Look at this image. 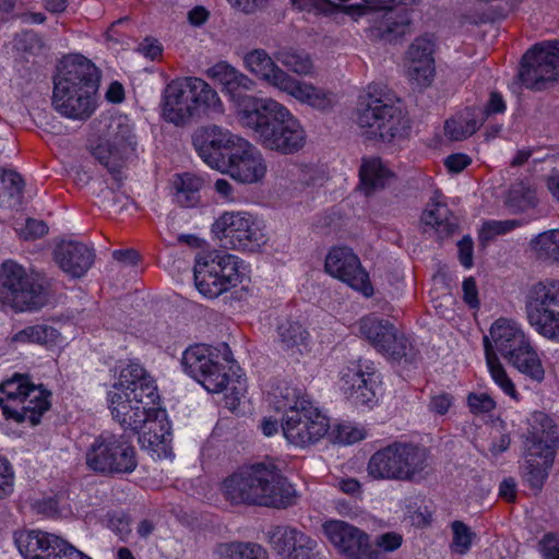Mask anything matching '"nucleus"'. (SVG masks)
<instances>
[{
    "label": "nucleus",
    "mask_w": 559,
    "mask_h": 559,
    "mask_svg": "<svg viewBox=\"0 0 559 559\" xmlns=\"http://www.w3.org/2000/svg\"><path fill=\"white\" fill-rule=\"evenodd\" d=\"M144 394L109 391L108 403L112 418L123 428L140 432L142 449L158 459L170 453L171 432L166 412L158 407L157 388L145 385Z\"/></svg>",
    "instance_id": "f257e3e1"
},
{
    "label": "nucleus",
    "mask_w": 559,
    "mask_h": 559,
    "mask_svg": "<svg viewBox=\"0 0 559 559\" xmlns=\"http://www.w3.org/2000/svg\"><path fill=\"white\" fill-rule=\"evenodd\" d=\"M219 492L233 506L287 508L298 498L295 486L272 463L238 468L222 480Z\"/></svg>",
    "instance_id": "f03ea898"
},
{
    "label": "nucleus",
    "mask_w": 559,
    "mask_h": 559,
    "mask_svg": "<svg viewBox=\"0 0 559 559\" xmlns=\"http://www.w3.org/2000/svg\"><path fill=\"white\" fill-rule=\"evenodd\" d=\"M237 121L252 133L254 141L265 151L293 155L307 143V132L299 118L270 97L253 100Z\"/></svg>",
    "instance_id": "7ed1b4c3"
},
{
    "label": "nucleus",
    "mask_w": 559,
    "mask_h": 559,
    "mask_svg": "<svg viewBox=\"0 0 559 559\" xmlns=\"http://www.w3.org/2000/svg\"><path fill=\"white\" fill-rule=\"evenodd\" d=\"M52 105L61 116L87 120L98 106L96 68L81 55L64 57L53 79Z\"/></svg>",
    "instance_id": "20e7f679"
},
{
    "label": "nucleus",
    "mask_w": 559,
    "mask_h": 559,
    "mask_svg": "<svg viewBox=\"0 0 559 559\" xmlns=\"http://www.w3.org/2000/svg\"><path fill=\"white\" fill-rule=\"evenodd\" d=\"M274 406L284 412L282 432L295 447L316 444L330 429L329 418L297 388H282L280 395H275Z\"/></svg>",
    "instance_id": "39448f33"
},
{
    "label": "nucleus",
    "mask_w": 559,
    "mask_h": 559,
    "mask_svg": "<svg viewBox=\"0 0 559 559\" xmlns=\"http://www.w3.org/2000/svg\"><path fill=\"white\" fill-rule=\"evenodd\" d=\"M91 129L88 152L110 174H119L135 151L133 123L123 115H100Z\"/></svg>",
    "instance_id": "423d86ee"
},
{
    "label": "nucleus",
    "mask_w": 559,
    "mask_h": 559,
    "mask_svg": "<svg viewBox=\"0 0 559 559\" xmlns=\"http://www.w3.org/2000/svg\"><path fill=\"white\" fill-rule=\"evenodd\" d=\"M243 66L260 81L301 104L323 110L330 108L334 103L332 93L292 76L264 49L257 48L248 51L243 56Z\"/></svg>",
    "instance_id": "0eeeda50"
},
{
    "label": "nucleus",
    "mask_w": 559,
    "mask_h": 559,
    "mask_svg": "<svg viewBox=\"0 0 559 559\" xmlns=\"http://www.w3.org/2000/svg\"><path fill=\"white\" fill-rule=\"evenodd\" d=\"M430 472V457L424 448L394 442L376 451L367 463L368 476L374 480L418 483Z\"/></svg>",
    "instance_id": "6e6552de"
},
{
    "label": "nucleus",
    "mask_w": 559,
    "mask_h": 559,
    "mask_svg": "<svg viewBox=\"0 0 559 559\" xmlns=\"http://www.w3.org/2000/svg\"><path fill=\"white\" fill-rule=\"evenodd\" d=\"M50 392L27 374L15 373L0 383V412L4 420L37 425L50 408Z\"/></svg>",
    "instance_id": "1a4fd4ad"
},
{
    "label": "nucleus",
    "mask_w": 559,
    "mask_h": 559,
    "mask_svg": "<svg viewBox=\"0 0 559 559\" xmlns=\"http://www.w3.org/2000/svg\"><path fill=\"white\" fill-rule=\"evenodd\" d=\"M357 124L367 138L382 142L402 138L408 128L403 111L384 99L376 84L368 85L359 96Z\"/></svg>",
    "instance_id": "9d476101"
},
{
    "label": "nucleus",
    "mask_w": 559,
    "mask_h": 559,
    "mask_svg": "<svg viewBox=\"0 0 559 559\" xmlns=\"http://www.w3.org/2000/svg\"><path fill=\"white\" fill-rule=\"evenodd\" d=\"M524 442V477L534 489H540L552 466L558 431L552 419L542 413L532 414Z\"/></svg>",
    "instance_id": "9b49d317"
},
{
    "label": "nucleus",
    "mask_w": 559,
    "mask_h": 559,
    "mask_svg": "<svg viewBox=\"0 0 559 559\" xmlns=\"http://www.w3.org/2000/svg\"><path fill=\"white\" fill-rule=\"evenodd\" d=\"M212 230L226 247L241 252H260L270 240L265 222L248 211H225Z\"/></svg>",
    "instance_id": "f8f14e48"
},
{
    "label": "nucleus",
    "mask_w": 559,
    "mask_h": 559,
    "mask_svg": "<svg viewBox=\"0 0 559 559\" xmlns=\"http://www.w3.org/2000/svg\"><path fill=\"white\" fill-rule=\"evenodd\" d=\"M248 278V265L229 253L201 257L194 265L195 287L206 298H216Z\"/></svg>",
    "instance_id": "ddd939ff"
},
{
    "label": "nucleus",
    "mask_w": 559,
    "mask_h": 559,
    "mask_svg": "<svg viewBox=\"0 0 559 559\" xmlns=\"http://www.w3.org/2000/svg\"><path fill=\"white\" fill-rule=\"evenodd\" d=\"M525 314L540 336L559 342V281L546 278L533 284L525 295Z\"/></svg>",
    "instance_id": "4468645a"
},
{
    "label": "nucleus",
    "mask_w": 559,
    "mask_h": 559,
    "mask_svg": "<svg viewBox=\"0 0 559 559\" xmlns=\"http://www.w3.org/2000/svg\"><path fill=\"white\" fill-rule=\"evenodd\" d=\"M85 462L94 472L130 474L138 465L135 449L123 435L103 432L90 444Z\"/></svg>",
    "instance_id": "2eb2a0df"
},
{
    "label": "nucleus",
    "mask_w": 559,
    "mask_h": 559,
    "mask_svg": "<svg viewBox=\"0 0 559 559\" xmlns=\"http://www.w3.org/2000/svg\"><path fill=\"white\" fill-rule=\"evenodd\" d=\"M338 386L352 404L371 409L379 403L381 377L372 361L357 359L341 369Z\"/></svg>",
    "instance_id": "dca6fc26"
},
{
    "label": "nucleus",
    "mask_w": 559,
    "mask_h": 559,
    "mask_svg": "<svg viewBox=\"0 0 559 559\" xmlns=\"http://www.w3.org/2000/svg\"><path fill=\"white\" fill-rule=\"evenodd\" d=\"M45 295L39 286L28 280L23 266L5 261L0 269V301L16 311H29L45 304Z\"/></svg>",
    "instance_id": "f3484780"
},
{
    "label": "nucleus",
    "mask_w": 559,
    "mask_h": 559,
    "mask_svg": "<svg viewBox=\"0 0 559 559\" xmlns=\"http://www.w3.org/2000/svg\"><path fill=\"white\" fill-rule=\"evenodd\" d=\"M241 138L227 128L212 123L194 131L192 144L204 164L221 171L226 168L227 159Z\"/></svg>",
    "instance_id": "a211bd4d"
},
{
    "label": "nucleus",
    "mask_w": 559,
    "mask_h": 559,
    "mask_svg": "<svg viewBox=\"0 0 559 559\" xmlns=\"http://www.w3.org/2000/svg\"><path fill=\"white\" fill-rule=\"evenodd\" d=\"M322 534L335 552L344 559H373L371 536L362 528L343 521L330 519L321 525Z\"/></svg>",
    "instance_id": "6ab92c4d"
},
{
    "label": "nucleus",
    "mask_w": 559,
    "mask_h": 559,
    "mask_svg": "<svg viewBox=\"0 0 559 559\" xmlns=\"http://www.w3.org/2000/svg\"><path fill=\"white\" fill-rule=\"evenodd\" d=\"M522 84L532 90H542L546 82L559 78V40L535 45L523 57L520 71Z\"/></svg>",
    "instance_id": "aec40b11"
},
{
    "label": "nucleus",
    "mask_w": 559,
    "mask_h": 559,
    "mask_svg": "<svg viewBox=\"0 0 559 559\" xmlns=\"http://www.w3.org/2000/svg\"><path fill=\"white\" fill-rule=\"evenodd\" d=\"M211 347L194 345L182 356L185 372L197 380L207 392L219 393L227 388L229 377Z\"/></svg>",
    "instance_id": "412c9836"
},
{
    "label": "nucleus",
    "mask_w": 559,
    "mask_h": 559,
    "mask_svg": "<svg viewBox=\"0 0 559 559\" xmlns=\"http://www.w3.org/2000/svg\"><path fill=\"white\" fill-rule=\"evenodd\" d=\"M206 75L222 85V92L235 109L238 120L261 97L246 94L254 87V81L226 61H219L206 70Z\"/></svg>",
    "instance_id": "4be33fe9"
},
{
    "label": "nucleus",
    "mask_w": 559,
    "mask_h": 559,
    "mask_svg": "<svg viewBox=\"0 0 559 559\" xmlns=\"http://www.w3.org/2000/svg\"><path fill=\"white\" fill-rule=\"evenodd\" d=\"M358 328L360 335L390 359L406 358L413 348L408 337L399 334L393 324L376 316H367L360 319Z\"/></svg>",
    "instance_id": "5701e85b"
},
{
    "label": "nucleus",
    "mask_w": 559,
    "mask_h": 559,
    "mask_svg": "<svg viewBox=\"0 0 559 559\" xmlns=\"http://www.w3.org/2000/svg\"><path fill=\"white\" fill-rule=\"evenodd\" d=\"M324 269L328 274L346 283L365 297L373 295L369 275L352 249L347 247L332 248L325 257Z\"/></svg>",
    "instance_id": "b1692460"
},
{
    "label": "nucleus",
    "mask_w": 559,
    "mask_h": 559,
    "mask_svg": "<svg viewBox=\"0 0 559 559\" xmlns=\"http://www.w3.org/2000/svg\"><path fill=\"white\" fill-rule=\"evenodd\" d=\"M267 539L278 559H324L318 542L294 526H275L267 532Z\"/></svg>",
    "instance_id": "393cba45"
},
{
    "label": "nucleus",
    "mask_w": 559,
    "mask_h": 559,
    "mask_svg": "<svg viewBox=\"0 0 559 559\" xmlns=\"http://www.w3.org/2000/svg\"><path fill=\"white\" fill-rule=\"evenodd\" d=\"M267 165L261 151L249 140L241 138L226 163V168L221 170L229 175L234 180L253 185L262 181L266 175Z\"/></svg>",
    "instance_id": "a878e982"
},
{
    "label": "nucleus",
    "mask_w": 559,
    "mask_h": 559,
    "mask_svg": "<svg viewBox=\"0 0 559 559\" xmlns=\"http://www.w3.org/2000/svg\"><path fill=\"white\" fill-rule=\"evenodd\" d=\"M436 40L432 35H423L414 39L404 58L405 75L412 84L428 87L436 74Z\"/></svg>",
    "instance_id": "bb28decb"
},
{
    "label": "nucleus",
    "mask_w": 559,
    "mask_h": 559,
    "mask_svg": "<svg viewBox=\"0 0 559 559\" xmlns=\"http://www.w3.org/2000/svg\"><path fill=\"white\" fill-rule=\"evenodd\" d=\"M530 341L522 325L509 318H499L490 326L483 338L485 356L500 354L508 359Z\"/></svg>",
    "instance_id": "cd10ccee"
},
{
    "label": "nucleus",
    "mask_w": 559,
    "mask_h": 559,
    "mask_svg": "<svg viewBox=\"0 0 559 559\" xmlns=\"http://www.w3.org/2000/svg\"><path fill=\"white\" fill-rule=\"evenodd\" d=\"M14 543L24 559H59L67 540L40 530H21Z\"/></svg>",
    "instance_id": "c85d7f7f"
},
{
    "label": "nucleus",
    "mask_w": 559,
    "mask_h": 559,
    "mask_svg": "<svg viewBox=\"0 0 559 559\" xmlns=\"http://www.w3.org/2000/svg\"><path fill=\"white\" fill-rule=\"evenodd\" d=\"M55 261L70 277L84 276L94 263L93 248L80 241H61L55 249Z\"/></svg>",
    "instance_id": "c756f323"
},
{
    "label": "nucleus",
    "mask_w": 559,
    "mask_h": 559,
    "mask_svg": "<svg viewBox=\"0 0 559 559\" xmlns=\"http://www.w3.org/2000/svg\"><path fill=\"white\" fill-rule=\"evenodd\" d=\"M162 116L176 126L187 123L194 116L183 78L173 80L166 85L163 92Z\"/></svg>",
    "instance_id": "7c9ffc66"
},
{
    "label": "nucleus",
    "mask_w": 559,
    "mask_h": 559,
    "mask_svg": "<svg viewBox=\"0 0 559 559\" xmlns=\"http://www.w3.org/2000/svg\"><path fill=\"white\" fill-rule=\"evenodd\" d=\"M183 81L194 115L199 110L213 118L224 115L225 106L218 93L206 81L195 76L183 78Z\"/></svg>",
    "instance_id": "2f4dec72"
},
{
    "label": "nucleus",
    "mask_w": 559,
    "mask_h": 559,
    "mask_svg": "<svg viewBox=\"0 0 559 559\" xmlns=\"http://www.w3.org/2000/svg\"><path fill=\"white\" fill-rule=\"evenodd\" d=\"M420 225L424 233L443 239L454 231L456 221L445 203L431 200L423 211Z\"/></svg>",
    "instance_id": "473e14b6"
},
{
    "label": "nucleus",
    "mask_w": 559,
    "mask_h": 559,
    "mask_svg": "<svg viewBox=\"0 0 559 559\" xmlns=\"http://www.w3.org/2000/svg\"><path fill=\"white\" fill-rule=\"evenodd\" d=\"M276 342L290 356H301L310 350V334L297 321L284 320L277 325Z\"/></svg>",
    "instance_id": "72a5a7b5"
},
{
    "label": "nucleus",
    "mask_w": 559,
    "mask_h": 559,
    "mask_svg": "<svg viewBox=\"0 0 559 559\" xmlns=\"http://www.w3.org/2000/svg\"><path fill=\"white\" fill-rule=\"evenodd\" d=\"M485 122L481 109L466 108L445 121V135L453 141L464 140L474 134Z\"/></svg>",
    "instance_id": "f704fd0d"
},
{
    "label": "nucleus",
    "mask_w": 559,
    "mask_h": 559,
    "mask_svg": "<svg viewBox=\"0 0 559 559\" xmlns=\"http://www.w3.org/2000/svg\"><path fill=\"white\" fill-rule=\"evenodd\" d=\"M11 341L16 344H37L46 348L62 346L66 338L53 326L48 324H35L16 332Z\"/></svg>",
    "instance_id": "c9c22d12"
},
{
    "label": "nucleus",
    "mask_w": 559,
    "mask_h": 559,
    "mask_svg": "<svg viewBox=\"0 0 559 559\" xmlns=\"http://www.w3.org/2000/svg\"><path fill=\"white\" fill-rule=\"evenodd\" d=\"M174 199L182 207H194L200 203L203 179L194 174H177L171 179Z\"/></svg>",
    "instance_id": "e433bc0d"
},
{
    "label": "nucleus",
    "mask_w": 559,
    "mask_h": 559,
    "mask_svg": "<svg viewBox=\"0 0 559 559\" xmlns=\"http://www.w3.org/2000/svg\"><path fill=\"white\" fill-rule=\"evenodd\" d=\"M156 388L154 380L145 369L136 362L128 364L120 370L118 381L110 391H128L130 394H144V386Z\"/></svg>",
    "instance_id": "4c0bfd02"
},
{
    "label": "nucleus",
    "mask_w": 559,
    "mask_h": 559,
    "mask_svg": "<svg viewBox=\"0 0 559 559\" xmlns=\"http://www.w3.org/2000/svg\"><path fill=\"white\" fill-rule=\"evenodd\" d=\"M507 360L519 372L536 382H542L545 378L543 362L538 353L532 346L531 341L511 355Z\"/></svg>",
    "instance_id": "58836bf2"
},
{
    "label": "nucleus",
    "mask_w": 559,
    "mask_h": 559,
    "mask_svg": "<svg viewBox=\"0 0 559 559\" xmlns=\"http://www.w3.org/2000/svg\"><path fill=\"white\" fill-rule=\"evenodd\" d=\"M212 559H267V552L255 543L226 542L213 548Z\"/></svg>",
    "instance_id": "ea45409f"
},
{
    "label": "nucleus",
    "mask_w": 559,
    "mask_h": 559,
    "mask_svg": "<svg viewBox=\"0 0 559 559\" xmlns=\"http://www.w3.org/2000/svg\"><path fill=\"white\" fill-rule=\"evenodd\" d=\"M391 176V171L380 158H365L359 169V188L368 195L373 190L384 187Z\"/></svg>",
    "instance_id": "a19ab883"
},
{
    "label": "nucleus",
    "mask_w": 559,
    "mask_h": 559,
    "mask_svg": "<svg viewBox=\"0 0 559 559\" xmlns=\"http://www.w3.org/2000/svg\"><path fill=\"white\" fill-rule=\"evenodd\" d=\"M275 57L283 67L299 76H312L316 72L313 59L305 49L285 47Z\"/></svg>",
    "instance_id": "79ce46f5"
},
{
    "label": "nucleus",
    "mask_w": 559,
    "mask_h": 559,
    "mask_svg": "<svg viewBox=\"0 0 559 559\" xmlns=\"http://www.w3.org/2000/svg\"><path fill=\"white\" fill-rule=\"evenodd\" d=\"M530 248L539 260L559 263V228L539 233L531 239Z\"/></svg>",
    "instance_id": "37998d69"
},
{
    "label": "nucleus",
    "mask_w": 559,
    "mask_h": 559,
    "mask_svg": "<svg viewBox=\"0 0 559 559\" xmlns=\"http://www.w3.org/2000/svg\"><path fill=\"white\" fill-rule=\"evenodd\" d=\"M382 20L378 25V31L382 36L397 37L406 33L411 23V17L405 9L383 10Z\"/></svg>",
    "instance_id": "c03bdc74"
},
{
    "label": "nucleus",
    "mask_w": 559,
    "mask_h": 559,
    "mask_svg": "<svg viewBox=\"0 0 559 559\" xmlns=\"http://www.w3.org/2000/svg\"><path fill=\"white\" fill-rule=\"evenodd\" d=\"M486 365L491 380L495 384L513 401H520V394L516 391L515 384L507 373L506 368L501 364L499 357L496 354H488L485 356Z\"/></svg>",
    "instance_id": "a18cd8bd"
},
{
    "label": "nucleus",
    "mask_w": 559,
    "mask_h": 559,
    "mask_svg": "<svg viewBox=\"0 0 559 559\" xmlns=\"http://www.w3.org/2000/svg\"><path fill=\"white\" fill-rule=\"evenodd\" d=\"M507 204L513 212H523L536 206L537 194L535 188L524 181L514 183L509 190Z\"/></svg>",
    "instance_id": "49530a36"
},
{
    "label": "nucleus",
    "mask_w": 559,
    "mask_h": 559,
    "mask_svg": "<svg viewBox=\"0 0 559 559\" xmlns=\"http://www.w3.org/2000/svg\"><path fill=\"white\" fill-rule=\"evenodd\" d=\"M451 550L459 555L467 554L476 538V533L462 521H453L451 523Z\"/></svg>",
    "instance_id": "de8ad7c7"
},
{
    "label": "nucleus",
    "mask_w": 559,
    "mask_h": 559,
    "mask_svg": "<svg viewBox=\"0 0 559 559\" xmlns=\"http://www.w3.org/2000/svg\"><path fill=\"white\" fill-rule=\"evenodd\" d=\"M521 225L518 219L496 221L490 219L481 224L478 237L483 243L492 240L495 237L506 235Z\"/></svg>",
    "instance_id": "09e8293b"
},
{
    "label": "nucleus",
    "mask_w": 559,
    "mask_h": 559,
    "mask_svg": "<svg viewBox=\"0 0 559 559\" xmlns=\"http://www.w3.org/2000/svg\"><path fill=\"white\" fill-rule=\"evenodd\" d=\"M403 543V536L396 532H386L376 536L372 540V549L376 551L373 559H380L384 554L397 550Z\"/></svg>",
    "instance_id": "8fccbe9b"
},
{
    "label": "nucleus",
    "mask_w": 559,
    "mask_h": 559,
    "mask_svg": "<svg viewBox=\"0 0 559 559\" xmlns=\"http://www.w3.org/2000/svg\"><path fill=\"white\" fill-rule=\"evenodd\" d=\"M367 437V430L350 423L340 424L335 428V439L343 444H353Z\"/></svg>",
    "instance_id": "3c124183"
},
{
    "label": "nucleus",
    "mask_w": 559,
    "mask_h": 559,
    "mask_svg": "<svg viewBox=\"0 0 559 559\" xmlns=\"http://www.w3.org/2000/svg\"><path fill=\"white\" fill-rule=\"evenodd\" d=\"M293 5L304 12L314 15H333L335 4L331 0H292Z\"/></svg>",
    "instance_id": "603ef678"
},
{
    "label": "nucleus",
    "mask_w": 559,
    "mask_h": 559,
    "mask_svg": "<svg viewBox=\"0 0 559 559\" xmlns=\"http://www.w3.org/2000/svg\"><path fill=\"white\" fill-rule=\"evenodd\" d=\"M15 473L9 460L0 455V500L14 491Z\"/></svg>",
    "instance_id": "864d4df0"
},
{
    "label": "nucleus",
    "mask_w": 559,
    "mask_h": 559,
    "mask_svg": "<svg viewBox=\"0 0 559 559\" xmlns=\"http://www.w3.org/2000/svg\"><path fill=\"white\" fill-rule=\"evenodd\" d=\"M538 551L544 559H559V536L545 534L538 542Z\"/></svg>",
    "instance_id": "5fc2aeb1"
},
{
    "label": "nucleus",
    "mask_w": 559,
    "mask_h": 559,
    "mask_svg": "<svg viewBox=\"0 0 559 559\" xmlns=\"http://www.w3.org/2000/svg\"><path fill=\"white\" fill-rule=\"evenodd\" d=\"M467 401L471 411L475 414L489 413L496 407L495 401L485 393L469 394Z\"/></svg>",
    "instance_id": "6e6d98bb"
},
{
    "label": "nucleus",
    "mask_w": 559,
    "mask_h": 559,
    "mask_svg": "<svg viewBox=\"0 0 559 559\" xmlns=\"http://www.w3.org/2000/svg\"><path fill=\"white\" fill-rule=\"evenodd\" d=\"M371 11V8L361 1V3L355 4H335L334 14L340 12L347 15L352 21L358 22Z\"/></svg>",
    "instance_id": "4d7b16f0"
},
{
    "label": "nucleus",
    "mask_w": 559,
    "mask_h": 559,
    "mask_svg": "<svg viewBox=\"0 0 559 559\" xmlns=\"http://www.w3.org/2000/svg\"><path fill=\"white\" fill-rule=\"evenodd\" d=\"M0 182L2 187L9 191L10 195L19 194L23 188V179L14 170L1 171Z\"/></svg>",
    "instance_id": "13d9d810"
},
{
    "label": "nucleus",
    "mask_w": 559,
    "mask_h": 559,
    "mask_svg": "<svg viewBox=\"0 0 559 559\" xmlns=\"http://www.w3.org/2000/svg\"><path fill=\"white\" fill-rule=\"evenodd\" d=\"M211 12L203 5H194L187 12V21L192 27L203 26L210 19Z\"/></svg>",
    "instance_id": "bf43d9fd"
},
{
    "label": "nucleus",
    "mask_w": 559,
    "mask_h": 559,
    "mask_svg": "<svg viewBox=\"0 0 559 559\" xmlns=\"http://www.w3.org/2000/svg\"><path fill=\"white\" fill-rule=\"evenodd\" d=\"M472 159L468 155L463 153H456L448 156L444 159V165L450 173L457 174L465 169Z\"/></svg>",
    "instance_id": "052dcab7"
},
{
    "label": "nucleus",
    "mask_w": 559,
    "mask_h": 559,
    "mask_svg": "<svg viewBox=\"0 0 559 559\" xmlns=\"http://www.w3.org/2000/svg\"><path fill=\"white\" fill-rule=\"evenodd\" d=\"M214 190L225 203H233L237 200L234 186L226 179H217L214 182Z\"/></svg>",
    "instance_id": "680f3d73"
},
{
    "label": "nucleus",
    "mask_w": 559,
    "mask_h": 559,
    "mask_svg": "<svg viewBox=\"0 0 559 559\" xmlns=\"http://www.w3.org/2000/svg\"><path fill=\"white\" fill-rule=\"evenodd\" d=\"M459 247V259L465 269H469L473 265V240L471 237L465 236L457 243Z\"/></svg>",
    "instance_id": "e2e57ef3"
},
{
    "label": "nucleus",
    "mask_w": 559,
    "mask_h": 559,
    "mask_svg": "<svg viewBox=\"0 0 559 559\" xmlns=\"http://www.w3.org/2000/svg\"><path fill=\"white\" fill-rule=\"evenodd\" d=\"M138 51L145 58L151 60L157 59L162 52L163 47L160 43L153 38H145L138 47Z\"/></svg>",
    "instance_id": "0e129e2a"
},
{
    "label": "nucleus",
    "mask_w": 559,
    "mask_h": 559,
    "mask_svg": "<svg viewBox=\"0 0 559 559\" xmlns=\"http://www.w3.org/2000/svg\"><path fill=\"white\" fill-rule=\"evenodd\" d=\"M48 233V227L43 221L27 219L23 231L24 238L36 239L45 236Z\"/></svg>",
    "instance_id": "69168bd1"
},
{
    "label": "nucleus",
    "mask_w": 559,
    "mask_h": 559,
    "mask_svg": "<svg viewBox=\"0 0 559 559\" xmlns=\"http://www.w3.org/2000/svg\"><path fill=\"white\" fill-rule=\"evenodd\" d=\"M452 405V396L441 393L431 397L429 409L438 415H444Z\"/></svg>",
    "instance_id": "338daca9"
},
{
    "label": "nucleus",
    "mask_w": 559,
    "mask_h": 559,
    "mask_svg": "<svg viewBox=\"0 0 559 559\" xmlns=\"http://www.w3.org/2000/svg\"><path fill=\"white\" fill-rule=\"evenodd\" d=\"M229 5L243 13H253L263 7L267 0H226Z\"/></svg>",
    "instance_id": "774afa93"
}]
</instances>
